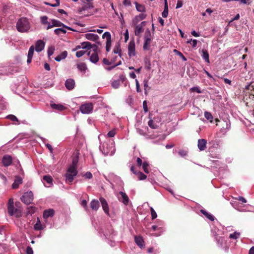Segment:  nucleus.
Returning <instances> with one entry per match:
<instances>
[{
	"label": "nucleus",
	"mask_w": 254,
	"mask_h": 254,
	"mask_svg": "<svg viewBox=\"0 0 254 254\" xmlns=\"http://www.w3.org/2000/svg\"><path fill=\"white\" fill-rule=\"evenodd\" d=\"M79 154L78 149H76L73 152L72 156V164L69 166L67 172L65 174L66 182L68 184H71L72 182L74 177L76 176L78 173L77 166L79 160Z\"/></svg>",
	"instance_id": "nucleus-1"
},
{
	"label": "nucleus",
	"mask_w": 254,
	"mask_h": 254,
	"mask_svg": "<svg viewBox=\"0 0 254 254\" xmlns=\"http://www.w3.org/2000/svg\"><path fill=\"white\" fill-rule=\"evenodd\" d=\"M16 28L20 32H27L30 28V24L28 19L25 17L20 18L17 22Z\"/></svg>",
	"instance_id": "nucleus-2"
},
{
	"label": "nucleus",
	"mask_w": 254,
	"mask_h": 254,
	"mask_svg": "<svg viewBox=\"0 0 254 254\" xmlns=\"http://www.w3.org/2000/svg\"><path fill=\"white\" fill-rule=\"evenodd\" d=\"M21 201L26 204H29L33 200V194L31 191L25 192L21 197Z\"/></svg>",
	"instance_id": "nucleus-3"
},
{
	"label": "nucleus",
	"mask_w": 254,
	"mask_h": 254,
	"mask_svg": "<svg viewBox=\"0 0 254 254\" xmlns=\"http://www.w3.org/2000/svg\"><path fill=\"white\" fill-rule=\"evenodd\" d=\"M80 110L83 114H89L93 110V104L91 103L82 104L80 107Z\"/></svg>",
	"instance_id": "nucleus-4"
},
{
	"label": "nucleus",
	"mask_w": 254,
	"mask_h": 254,
	"mask_svg": "<svg viewBox=\"0 0 254 254\" xmlns=\"http://www.w3.org/2000/svg\"><path fill=\"white\" fill-rule=\"evenodd\" d=\"M20 204V202H15V207L13 206L12 208L13 213H8L10 216H14L16 217H20L21 216V209L19 206Z\"/></svg>",
	"instance_id": "nucleus-5"
},
{
	"label": "nucleus",
	"mask_w": 254,
	"mask_h": 254,
	"mask_svg": "<svg viewBox=\"0 0 254 254\" xmlns=\"http://www.w3.org/2000/svg\"><path fill=\"white\" fill-rule=\"evenodd\" d=\"M103 39H106V49L107 52L110 51L111 47V35L109 32H105L102 35Z\"/></svg>",
	"instance_id": "nucleus-6"
},
{
	"label": "nucleus",
	"mask_w": 254,
	"mask_h": 254,
	"mask_svg": "<svg viewBox=\"0 0 254 254\" xmlns=\"http://www.w3.org/2000/svg\"><path fill=\"white\" fill-rule=\"evenodd\" d=\"M82 48L87 50L92 49V52H97L98 47L96 44H92L89 42H83L81 43Z\"/></svg>",
	"instance_id": "nucleus-7"
},
{
	"label": "nucleus",
	"mask_w": 254,
	"mask_h": 254,
	"mask_svg": "<svg viewBox=\"0 0 254 254\" xmlns=\"http://www.w3.org/2000/svg\"><path fill=\"white\" fill-rule=\"evenodd\" d=\"M146 25L145 21H142L139 24L134 25V34L136 36H139L140 34L143 32V27Z\"/></svg>",
	"instance_id": "nucleus-8"
},
{
	"label": "nucleus",
	"mask_w": 254,
	"mask_h": 254,
	"mask_svg": "<svg viewBox=\"0 0 254 254\" xmlns=\"http://www.w3.org/2000/svg\"><path fill=\"white\" fill-rule=\"evenodd\" d=\"M135 42L133 40L130 41L128 46V54L129 57L135 55Z\"/></svg>",
	"instance_id": "nucleus-9"
},
{
	"label": "nucleus",
	"mask_w": 254,
	"mask_h": 254,
	"mask_svg": "<svg viewBox=\"0 0 254 254\" xmlns=\"http://www.w3.org/2000/svg\"><path fill=\"white\" fill-rule=\"evenodd\" d=\"M99 199H100V201L101 202L102 208H103L104 212L107 215H109V206H108L107 201L104 198H103L102 197H100Z\"/></svg>",
	"instance_id": "nucleus-10"
},
{
	"label": "nucleus",
	"mask_w": 254,
	"mask_h": 254,
	"mask_svg": "<svg viewBox=\"0 0 254 254\" xmlns=\"http://www.w3.org/2000/svg\"><path fill=\"white\" fill-rule=\"evenodd\" d=\"M88 55L90 56V61L93 63H96L99 61V57L97 52L89 51Z\"/></svg>",
	"instance_id": "nucleus-11"
},
{
	"label": "nucleus",
	"mask_w": 254,
	"mask_h": 254,
	"mask_svg": "<svg viewBox=\"0 0 254 254\" xmlns=\"http://www.w3.org/2000/svg\"><path fill=\"white\" fill-rule=\"evenodd\" d=\"M12 157L9 155H5L2 157V163L5 167L9 166L12 163Z\"/></svg>",
	"instance_id": "nucleus-12"
},
{
	"label": "nucleus",
	"mask_w": 254,
	"mask_h": 254,
	"mask_svg": "<svg viewBox=\"0 0 254 254\" xmlns=\"http://www.w3.org/2000/svg\"><path fill=\"white\" fill-rule=\"evenodd\" d=\"M52 26H54L63 27L66 28L67 29H69V30H70L72 31H74L71 28L65 25L62 22H61L58 20L52 19Z\"/></svg>",
	"instance_id": "nucleus-13"
},
{
	"label": "nucleus",
	"mask_w": 254,
	"mask_h": 254,
	"mask_svg": "<svg viewBox=\"0 0 254 254\" xmlns=\"http://www.w3.org/2000/svg\"><path fill=\"white\" fill-rule=\"evenodd\" d=\"M146 17V14L143 13L135 16L132 20V24L136 25L140 20L144 19Z\"/></svg>",
	"instance_id": "nucleus-14"
},
{
	"label": "nucleus",
	"mask_w": 254,
	"mask_h": 254,
	"mask_svg": "<svg viewBox=\"0 0 254 254\" xmlns=\"http://www.w3.org/2000/svg\"><path fill=\"white\" fill-rule=\"evenodd\" d=\"M119 194L121 195L122 199L119 198V200L123 202L125 205L128 204L129 199L127 194L123 191H120Z\"/></svg>",
	"instance_id": "nucleus-15"
},
{
	"label": "nucleus",
	"mask_w": 254,
	"mask_h": 254,
	"mask_svg": "<svg viewBox=\"0 0 254 254\" xmlns=\"http://www.w3.org/2000/svg\"><path fill=\"white\" fill-rule=\"evenodd\" d=\"M45 43L41 40H38L35 44V50L37 52H41L44 48Z\"/></svg>",
	"instance_id": "nucleus-16"
},
{
	"label": "nucleus",
	"mask_w": 254,
	"mask_h": 254,
	"mask_svg": "<svg viewBox=\"0 0 254 254\" xmlns=\"http://www.w3.org/2000/svg\"><path fill=\"white\" fill-rule=\"evenodd\" d=\"M75 86V82L73 79L69 78L65 81V86L69 90L73 89Z\"/></svg>",
	"instance_id": "nucleus-17"
},
{
	"label": "nucleus",
	"mask_w": 254,
	"mask_h": 254,
	"mask_svg": "<svg viewBox=\"0 0 254 254\" xmlns=\"http://www.w3.org/2000/svg\"><path fill=\"white\" fill-rule=\"evenodd\" d=\"M22 183V179L21 177L18 176H16L15 177L14 182L12 185V188L13 189H17L19 185Z\"/></svg>",
	"instance_id": "nucleus-18"
},
{
	"label": "nucleus",
	"mask_w": 254,
	"mask_h": 254,
	"mask_svg": "<svg viewBox=\"0 0 254 254\" xmlns=\"http://www.w3.org/2000/svg\"><path fill=\"white\" fill-rule=\"evenodd\" d=\"M90 207L92 210L97 211L100 207L99 201L97 199H93L90 203Z\"/></svg>",
	"instance_id": "nucleus-19"
},
{
	"label": "nucleus",
	"mask_w": 254,
	"mask_h": 254,
	"mask_svg": "<svg viewBox=\"0 0 254 254\" xmlns=\"http://www.w3.org/2000/svg\"><path fill=\"white\" fill-rule=\"evenodd\" d=\"M207 141L204 139H199L198 140L197 146L200 151H203L206 148Z\"/></svg>",
	"instance_id": "nucleus-20"
},
{
	"label": "nucleus",
	"mask_w": 254,
	"mask_h": 254,
	"mask_svg": "<svg viewBox=\"0 0 254 254\" xmlns=\"http://www.w3.org/2000/svg\"><path fill=\"white\" fill-rule=\"evenodd\" d=\"M85 37L90 41H96L99 39V36L97 34L93 33H87L85 35Z\"/></svg>",
	"instance_id": "nucleus-21"
},
{
	"label": "nucleus",
	"mask_w": 254,
	"mask_h": 254,
	"mask_svg": "<svg viewBox=\"0 0 254 254\" xmlns=\"http://www.w3.org/2000/svg\"><path fill=\"white\" fill-rule=\"evenodd\" d=\"M135 242L136 244L140 248H142L144 247V242L142 238L140 236L135 237Z\"/></svg>",
	"instance_id": "nucleus-22"
},
{
	"label": "nucleus",
	"mask_w": 254,
	"mask_h": 254,
	"mask_svg": "<svg viewBox=\"0 0 254 254\" xmlns=\"http://www.w3.org/2000/svg\"><path fill=\"white\" fill-rule=\"evenodd\" d=\"M67 56V52L64 51L59 54L55 58V60L57 62H60L62 60L65 59Z\"/></svg>",
	"instance_id": "nucleus-23"
},
{
	"label": "nucleus",
	"mask_w": 254,
	"mask_h": 254,
	"mask_svg": "<svg viewBox=\"0 0 254 254\" xmlns=\"http://www.w3.org/2000/svg\"><path fill=\"white\" fill-rule=\"evenodd\" d=\"M134 3L135 5V8L137 11L140 12H145L146 11V8L144 5L139 4L136 1H135Z\"/></svg>",
	"instance_id": "nucleus-24"
},
{
	"label": "nucleus",
	"mask_w": 254,
	"mask_h": 254,
	"mask_svg": "<svg viewBox=\"0 0 254 254\" xmlns=\"http://www.w3.org/2000/svg\"><path fill=\"white\" fill-rule=\"evenodd\" d=\"M151 43V38H147L144 39V42L143 46L144 50H149L150 48V44Z\"/></svg>",
	"instance_id": "nucleus-25"
},
{
	"label": "nucleus",
	"mask_w": 254,
	"mask_h": 254,
	"mask_svg": "<svg viewBox=\"0 0 254 254\" xmlns=\"http://www.w3.org/2000/svg\"><path fill=\"white\" fill-rule=\"evenodd\" d=\"M51 107L52 108L57 110L59 111H63L65 109V107L61 104H56L55 103H51Z\"/></svg>",
	"instance_id": "nucleus-26"
},
{
	"label": "nucleus",
	"mask_w": 254,
	"mask_h": 254,
	"mask_svg": "<svg viewBox=\"0 0 254 254\" xmlns=\"http://www.w3.org/2000/svg\"><path fill=\"white\" fill-rule=\"evenodd\" d=\"M54 214V210L53 209H48L44 210L43 212V217L47 218L49 217H52Z\"/></svg>",
	"instance_id": "nucleus-27"
},
{
	"label": "nucleus",
	"mask_w": 254,
	"mask_h": 254,
	"mask_svg": "<svg viewBox=\"0 0 254 254\" xmlns=\"http://www.w3.org/2000/svg\"><path fill=\"white\" fill-rule=\"evenodd\" d=\"M13 206H14L13 199L12 198H10L8 200V206H7L8 213H10L11 214L13 213L12 208H13Z\"/></svg>",
	"instance_id": "nucleus-28"
},
{
	"label": "nucleus",
	"mask_w": 254,
	"mask_h": 254,
	"mask_svg": "<svg viewBox=\"0 0 254 254\" xmlns=\"http://www.w3.org/2000/svg\"><path fill=\"white\" fill-rule=\"evenodd\" d=\"M202 57L203 59V60H204L206 63H209V56L207 50L203 49L202 51Z\"/></svg>",
	"instance_id": "nucleus-29"
},
{
	"label": "nucleus",
	"mask_w": 254,
	"mask_h": 254,
	"mask_svg": "<svg viewBox=\"0 0 254 254\" xmlns=\"http://www.w3.org/2000/svg\"><path fill=\"white\" fill-rule=\"evenodd\" d=\"M200 212L209 220L211 221H213L214 220V217L212 214L206 212L205 210L201 209L200 210Z\"/></svg>",
	"instance_id": "nucleus-30"
},
{
	"label": "nucleus",
	"mask_w": 254,
	"mask_h": 254,
	"mask_svg": "<svg viewBox=\"0 0 254 254\" xmlns=\"http://www.w3.org/2000/svg\"><path fill=\"white\" fill-rule=\"evenodd\" d=\"M77 67L81 71H85L87 69L86 65L84 63H80L77 64Z\"/></svg>",
	"instance_id": "nucleus-31"
},
{
	"label": "nucleus",
	"mask_w": 254,
	"mask_h": 254,
	"mask_svg": "<svg viewBox=\"0 0 254 254\" xmlns=\"http://www.w3.org/2000/svg\"><path fill=\"white\" fill-rule=\"evenodd\" d=\"M144 64H145V67L148 69L150 70L151 68V62L150 60L148 58H145L144 60Z\"/></svg>",
	"instance_id": "nucleus-32"
},
{
	"label": "nucleus",
	"mask_w": 254,
	"mask_h": 254,
	"mask_svg": "<svg viewBox=\"0 0 254 254\" xmlns=\"http://www.w3.org/2000/svg\"><path fill=\"white\" fill-rule=\"evenodd\" d=\"M120 44L118 43L116 45L113 49V53L114 54H118L121 57V50L120 47Z\"/></svg>",
	"instance_id": "nucleus-33"
},
{
	"label": "nucleus",
	"mask_w": 254,
	"mask_h": 254,
	"mask_svg": "<svg viewBox=\"0 0 254 254\" xmlns=\"http://www.w3.org/2000/svg\"><path fill=\"white\" fill-rule=\"evenodd\" d=\"M148 125L153 129H156L158 127V126L154 123V121L150 119V120L148 122Z\"/></svg>",
	"instance_id": "nucleus-34"
},
{
	"label": "nucleus",
	"mask_w": 254,
	"mask_h": 254,
	"mask_svg": "<svg viewBox=\"0 0 254 254\" xmlns=\"http://www.w3.org/2000/svg\"><path fill=\"white\" fill-rule=\"evenodd\" d=\"M55 51V47L54 46H51L48 48L47 53L49 58L54 54Z\"/></svg>",
	"instance_id": "nucleus-35"
},
{
	"label": "nucleus",
	"mask_w": 254,
	"mask_h": 254,
	"mask_svg": "<svg viewBox=\"0 0 254 254\" xmlns=\"http://www.w3.org/2000/svg\"><path fill=\"white\" fill-rule=\"evenodd\" d=\"M136 175L138 176V179L139 180H144L147 178L146 175L140 171H138L137 174Z\"/></svg>",
	"instance_id": "nucleus-36"
},
{
	"label": "nucleus",
	"mask_w": 254,
	"mask_h": 254,
	"mask_svg": "<svg viewBox=\"0 0 254 254\" xmlns=\"http://www.w3.org/2000/svg\"><path fill=\"white\" fill-rule=\"evenodd\" d=\"M149 164L147 162H144L142 164V169L144 172L146 174L149 173V170L148 169Z\"/></svg>",
	"instance_id": "nucleus-37"
},
{
	"label": "nucleus",
	"mask_w": 254,
	"mask_h": 254,
	"mask_svg": "<svg viewBox=\"0 0 254 254\" xmlns=\"http://www.w3.org/2000/svg\"><path fill=\"white\" fill-rule=\"evenodd\" d=\"M43 180L46 182L48 184H51L52 183L53 179L50 176H45L43 177Z\"/></svg>",
	"instance_id": "nucleus-38"
},
{
	"label": "nucleus",
	"mask_w": 254,
	"mask_h": 254,
	"mask_svg": "<svg viewBox=\"0 0 254 254\" xmlns=\"http://www.w3.org/2000/svg\"><path fill=\"white\" fill-rule=\"evenodd\" d=\"M120 85V81L119 80H114L112 83V86L115 89H117L119 87Z\"/></svg>",
	"instance_id": "nucleus-39"
},
{
	"label": "nucleus",
	"mask_w": 254,
	"mask_h": 254,
	"mask_svg": "<svg viewBox=\"0 0 254 254\" xmlns=\"http://www.w3.org/2000/svg\"><path fill=\"white\" fill-rule=\"evenodd\" d=\"M240 233L239 232H235L230 235L229 238L233 239H237L240 237Z\"/></svg>",
	"instance_id": "nucleus-40"
},
{
	"label": "nucleus",
	"mask_w": 254,
	"mask_h": 254,
	"mask_svg": "<svg viewBox=\"0 0 254 254\" xmlns=\"http://www.w3.org/2000/svg\"><path fill=\"white\" fill-rule=\"evenodd\" d=\"M54 32L57 35H59L61 33H65L66 30L63 28H57L54 30Z\"/></svg>",
	"instance_id": "nucleus-41"
},
{
	"label": "nucleus",
	"mask_w": 254,
	"mask_h": 254,
	"mask_svg": "<svg viewBox=\"0 0 254 254\" xmlns=\"http://www.w3.org/2000/svg\"><path fill=\"white\" fill-rule=\"evenodd\" d=\"M204 117L208 120H210V122H212V119H213V117L210 113L208 112H205L204 113Z\"/></svg>",
	"instance_id": "nucleus-42"
},
{
	"label": "nucleus",
	"mask_w": 254,
	"mask_h": 254,
	"mask_svg": "<svg viewBox=\"0 0 254 254\" xmlns=\"http://www.w3.org/2000/svg\"><path fill=\"white\" fill-rule=\"evenodd\" d=\"M34 51V46H31L29 50L28 53V57H32Z\"/></svg>",
	"instance_id": "nucleus-43"
},
{
	"label": "nucleus",
	"mask_w": 254,
	"mask_h": 254,
	"mask_svg": "<svg viewBox=\"0 0 254 254\" xmlns=\"http://www.w3.org/2000/svg\"><path fill=\"white\" fill-rule=\"evenodd\" d=\"M34 229L36 230H41L42 229V225L40 223V222H37L35 225H34Z\"/></svg>",
	"instance_id": "nucleus-44"
},
{
	"label": "nucleus",
	"mask_w": 254,
	"mask_h": 254,
	"mask_svg": "<svg viewBox=\"0 0 254 254\" xmlns=\"http://www.w3.org/2000/svg\"><path fill=\"white\" fill-rule=\"evenodd\" d=\"M150 211H151L152 219H155L157 216V215L156 212L155 211V210H154V209L152 207L150 208Z\"/></svg>",
	"instance_id": "nucleus-45"
},
{
	"label": "nucleus",
	"mask_w": 254,
	"mask_h": 254,
	"mask_svg": "<svg viewBox=\"0 0 254 254\" xmlns=\"http://www.w3.org/2000/svg\"><path fill=\"white\" fill-rule=\"evenodd\" d=\"M41 22L43 24H48L49 22L47 21L48 17L47 16H42L41 18Z\"/></svg>",
	"instance_id": "nucleus-46"
},
{
	"label": "nucleus",
	"mask_w": 254,
	"mask_h": 254,
	"mask_svg": "<svg viewBox=\"0 0 254 254\" xmlns=\"http://www.w3.org/2000/svg\"><path fill=\"white\" fill-rule=\"evenodd\" d=\"M85 52H86L85 51H77L76 53V56L77 58H80V57H81L82 56H83L85 54Z\"/></svg>",
	"instance_id": "nucleus-47"
},
{
	"label": "nucleus",
	"mask_w": 254,
	"mask_h": 254,
	"mask_svg": "<svg viewBox=\"0 0 254 254\" xmlns=\"http://www.w3.org/2000/svg\"><path fill=\"white\" fill-rule=\"evenodd\" d=\"M174 51L175 52H177V55H179L183 59L184 61H187L186 58L183 55V54L181 52L178 51L176 50H175Z\"/></svg>",
	"instance_id": "nucleus-48"
},
{
	"label": "nucleus",
	"mask_w": 254,
	"mask_h": 254,
	"mask_svg": "<svg viewBox=\"0 0 254 254\" xmlns=\"http://www.w3.org/2000/svg\"><path fill=\"white\" fill-rule=\"evenodd\" d=\"M178 153L181 156L185 157L187 155L188 152L185 150H180Z\"/></svg>",
	"instance_id": "nucleus-49"
},
{
	"label": "nucleus",
	"mask_w": 254,
	"mask_h": 254,
	"mask_svg": "<svg viewBox=\"0 0 254 254\" xmlns=\"http://www.w3.org/2000/svg\"><path fill=\"white\" fill-rule=\"evenodd\" d=\"M116 134V130L115 129H113L110 130L107 134L108 137H112L115 136Z\"/></svg>",
	"instance_id": "nucleus-50"
},
{
	"label": "nucleus",
	"mask_w": 254,
	"mask_h": 254,
	"mask_svg": "<svg viewBox=\"0 0 254 254\" xmlns=\"http://www.w3.org/2000/svg\"><path fill=\"white\" fill-rule=\"evenodd\" d=\"M151 33L149 30H147L145 32L144 35V39H146L147 38H151Z\"/></svg>",
	"instance_id": "nucleus-51"
},
{
	"label": "nucleus",
	"mask_w": 254,
	"mask_h": 254,
	"mask_svg": "<svg viewBox=\"0 0 254 254\" xmlns=\"http://www.w3.org/2000/svg\"><path fill=\"white\" fill-rule=\"evenodd\" d=\"M7 117L8 119H10V120H11L12 121H18L17 118L14 115H8Z\"/></svg>",
	"instance_id": "nucleus-52"
},
{
	"label": "nucleus",
	"mask_w": 254,
	"mask_h": 254,
	"mask_svg": "<svg viewBox=\"0 0 254 254\" xmlns=\"http://www.w3.org/2000/svg\"><path fill=\"white\" fill-rule=\"evenodd\" d=\"M192 92H196L198 93H201L202 92L200 89L197 87H193L190 89Z\"/></svg>",
	"instance_id": "nucleus-53"
},
{
	"label": "nucleus",
	"mask_w": 254,
	"mask_h": 254,
	"mask_svg": "<svg viewBox=\"0 0 254 254\" xmlns=\"http://www.w3.org/2000/svg\"><path fill=\"white\" fill-rule=\"evenodd\" d=\"M143 110H144V111L145 112V113H147L148 111V107H147V102L146 101H144L143 102Z\"/></svg>",
	"instance_id": "nucleus-54"
},
{
	"label": "nucleus",
	"mask_w": 254,
	"mask_h": 254,
	"mask_svg": "<svg viewBox=\"0 0 254 254\" xmlns=\"http://www.w3.org/2000/svg\"><path fill=\"white\" fill-rule=\"evenodd\" d=\"M191 42H192V47L193 48H194L196 46V45H197V41L195 39H194V40H192L191 39L190 40H189L187 42V43H190Z\"/></svg>",
	"instance_id": "nucleus-55"
},
{
	"label": "nucleus",
	"mask_w": 254,
	"mask_h": 254,
	"mask_svg": "<svg viewBox=\"0 0 254 254\" xmlns=\"http://www.w3.org/2000/svg\"><path fill=\"white\" fill-rule=\"evenodd\" d=\"M84 177L86 178V179H91L92 178V174H91V172H86L85 175H84Z\"/></svg>",
	"instance_id": "nucleus-56"
},
{
	"label": "nucleus",
	"mask_w": 254,
	"mask_h": 254,
	"mask_svg": "<svg viewBox=\"0 0 254 254\" xmlns=\"http://www.w3.org/2000/svg\"><path fill=\"white\" fill-rule=\"evenodd\" d=\"M27 254H33V251L31 247L28 246L26 249Z\"/></svg>",
	"instance_id": "nucleus-57"
},
{
	"label": "nucleus",
	"mask_w": 254,
	"mask_h": 254,
	"mask_svg": "<svg viewBox=\"0 0 254 254\" xmlns=\"http://www.w3.org/2000/svg\"><path fill=\"white\" fill-rule=\"evenodd\" d=\"M135 84H136V91L137 92H140L141 90L140 88L139 82L137 79L135 80Z\"/></svg>",
	"instance_id": "nucleus-58"
},
{
	"label": "nucleus",
	"mask_w": 254,
	"mask_h": 254,
	"mask_svg": "<svg viewBox=\"0 0 254 254\" xmlns=\"http://www.w3.org/2000/svg\"><path fill=\"white\" fill-rule=\"evenodd\" d=\"M103 63L106 65H110L112 64L111 61H109L107 59L104 58L103 60Z\"/></svg>",
	"instance_id": "nucleus-59"
},
{
	"label": "nucleus",
	"mask_w": 254,
	"mask_h": 254,
	"mask_svg": "<svg viewBox=\"0 0 254 254\" xmlns=\"http://www.w3.org/2000/svg\"><path fill=\"white\" fill-rule=\"evenodd\" d=\"M123 4L125 6H130L131 4V1L129 0H124L123 1Z\"/></svg>",
	"instance_id": "nucleus-60"
},
{
	"label": "nucleus",
	"mask_w": 254,
	"mask_h": 254,
	"mask_svg": "<svg viewBox=\"0 0 254 254\" xmlns=\"http://www.w3.org/2000/svg\"><path fill=\"white\" fill-rule=\"evenodd\" d=\"M143 83H144V90H145V91H146L147 88L148 87V80L146 79H144L143 81ZM145 94L146 93V91H145Z\"/></svg>",
	"instance_id": "nucleus-61"
},
{
	"label": "nucleus",
	"mask_w": 254,
	"mask_h": 254,
	"mask_svg": "<svg viewBox=\"0 0 254 254\" xmlns=\"http://www.w3.org/2000/svg\"><path fill=\"white\" fill-rule=\"evenodd\" d=\"M183 6V2L181 0H178L177 1V5H176V8H179Z\"/></svg>",
	"instance_id": "nucleus-62"
},
{
	"label": "nucleus",
	"mask_w": 254,
	"mask_h": 254,
	"mask_svg": "<svg viewBox=\"0 0 254 254\" xmlns=\"http://www.w3.org/2000/svg\"><path fill=\"white\" fill-rule=\"evenodd\" d=\"M136 162H137V165L139 166V167H140L142 165V160L138 157L136 159Z\"/></svg>",
	"instance_id": "nucleus-63"
},
{
	"label": "nucleus",
	"mask_w": 254,
	"mask_h": 254,
	"mask_svg": "<svg viewBox=\"0 0 254 254\" xmlns=\"http://www.w3.org/2000/svg\"><path fill=\"white\" fill-rule=\"evenodd\" d=\"M80 204L83 207L87 208V201L86 200H82Z\"/></svg>",
	"instance_id": "nucleus-64"
}]
</instances>
